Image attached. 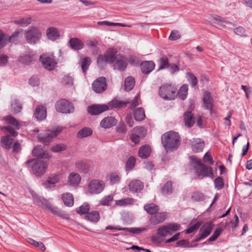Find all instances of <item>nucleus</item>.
Masks as SVG:
<instances>
[{"label": "nucleus", "instance_id": "obj_1", "mask_svg": "<svg viewBox=\"0 0 252 252\" xmlns=\"http://www.w3.org/2000/svg\"><path fill=\"white\" fill-rule=\"evenodd\" d=\"M161 143L166 152L176 150L180 145V135L173 131H167L162 134Z\"/></svg>", "mask_w": 252, "mask_h": 252}, {"label": "nucleus", "instance_id": "obj_2", "mask_svg": "<svg viewBox=\"0 0 252 252\" xmlns=\"http://www.w3.org/2000/svg\"><path fill=\"white\" fill-rule=\"evenodd\" d=\"M192 160H194L195 165L194 166L196 175L202 179L208 177L213 179L214 177L213 173L212 168L210 166L205 165L201 163L200 159H197L194 157H191Z\"/></svg>", "mask_w": 252, "mask_h": 252}, {"label": "nucleus", "instance_id": "obj_3", "mask_svg": "<svg viewBox=\"0 0 252 252\" xmlns=\"http://www.w3.org/2000/svg\"><path fill=\"white\" fill-rule=\"evenodd\" d=\"M42 33L40 30L34 26H31L25 32V37L30 44H35L40 39Z\"/></svg>", "mask_w": 252, "mask_h": 252}, {"label": "nucleus", "instance_id": "obj_4", "mask_svg": "<svg viewBox=\"0 0 252 252\" xmlns=\"http://www.w3.org/2000/svg\"><path fill=\"white\" fill-rule=\"evenodd\" d=\"M177 88L171 84H165L159 87V95L165 100H173Z\"/></svg>", "mask_w": 252, "mask_h": 252}, {"label": "nucleus", "instance_id": "obj_5", "mask_svg": "<svg viewBox=\"0 0 252 252\" xmlns=\"http://www.w3.org/2000/svg\"><path fill=\"white\" fill-rule=\"evenodd\" d=\"M40 61L43 66L49 70L54 69L57 64L54 56L52 54H43L40 57Z\"/></svg>", "mask_w": 252, "mask_h": 252}, {"label": "nucleus", "instance_id": "obj_6", "mask_svg": "<svg viewBox=\"0 0 252 252\" xmlns=\"http://www.w3.org/2000/svg\"><path fill=\"white\" fill-rule=\"evenodd\" d=\"M62 131V129L57 127L54 130H47L43 133H40L38 135L37 138L39 141L43 142L46 145H48L51 142L53 139L57 136Z\"/></svg>", "mask_w": 252, "mask_h": 252}, {"label": "nucleus", "instance_id": "obj_7", "mask_svg": "<svg viewBox=\"0 0 252 252\" xmlns=\"http://www.w3.org/2000/svg\"><path fill=\"white\" fill-rule=\"evenodd\" d=\"M180 225L177 223H169L159 227L158 229V234L163 237L171 235L174 232L180 230Z\"/></svg>", "mask_w": 252, "mask_h": 252}, {"label": "nucleus", "instance_id": "obj_8", "mask_svg": "<svg viewBox=\"0 0 252 252\" xmlns=\"http://www.w3.org/2000/svg\"><path fill=\"white\" fill-rule=\"evenodd\" d=\"M55 107L58 112L62 113H72L74 110L72 103L64 99L57 101Z\"/></svg>", "mask_w": 252, "mask_h": 252}, {"label": "nucleus", "instance_id": "obj_9", "mask_svg": "<svg viewBox=\"0 0 252 252\" xmlns=\"http://www.w3.org/2000/svg\"><path fill=\"white\" fill-rule=\"evenodd\" d=\"M105 187L103 181L99 180H94L90 182L88 185V191L92 194H98L101 192Z\"/></svg>", "mask_w": 252, "mask_h": 252}, {"label": "nucleus", "instance_id": "obj_10", "mask_svg": "<svg viewBox=\"0 0 252 252\" xmlns=\"http://www.w3.org/2000/svg\"><path fill=\"white\" fill-rule=\"evenodd\" d=\"M47 166L46 162L41 160H37L34 161L32 166V170L36 176H41L45 172Z\"/></svg>", "mask_w": 252, "mask_h": 252}, {"label": "nucleus", "instance_id": "obj_11", "mask_svg": "<svg viewBox=\"0 0 252 252\" xmlns=\"http://www.w3.org/2000/svg\"><path fill=\"white\" fill-rule=\"evenodd\" d=\"M92 88L96 93H101L107 88L106 79L104 77L96 79L92 84Z\"/></svg>", "mask_w": 252, "mask_h": 252}, {"label": "nucleus", "instance_id": "obj_12", "mask_svg": "<svg viewBox=\"0 0 252 252\" xmlns=\"http://www.w3.org/2000/svg\"><path fill=\"white\" fill-rule=\"evenodd\" d=\"M108 109V106L105 104H94L88 107L89 113L93 115H96L101 113Z\"/></svg>", "mask_w": 252, "mask_h": 252}, {"label": "nucleus", "instance_id": "obj_13", "mask_svg": "<svg viewBox=\"0 0 252 252\" xmlns=\"http://www.w3.org/2000/svg\"><path fill=\"white\" fill-rule=\"evenodd\" d=\"M34 54L33 51L29 50L21 54L19 61L25 64H29L34 61Z\"/></svg>", "mask_w": 252, "mask_h": 252}, {"label": "nucleus", "instance_id": "obj_14", "mask_svg": "<svg viewBox=\"0 0 252 252\" xmlns=\"http://www.w3.org/2000/svg\"><path fill=\"white\" fill-rule=\"evenodd\" d=\"M191 148L193 152L199 153L202 152L204 147V141L200 138H193L191 140Z\"/></svg>", "mask_w": 252, "mask_h": 252}, {"label": "nucleus", "instance_id": "obj_15", "mask_svg": "<svg viewBox=\"0 0 252 252\" xmlns=\"http://www.w3.org/2000/svg\"><path fill=\"white\" fill-rule=\"evenodd\" d=\"M203 101L204 107L211 111L213 106L214 100L210 92L207 91L204 92Z\"/></svg>", "mask_w": 252, "mask_h": 252}, {"label": "nucleus", "instance_id": "obj_16", "mask_svg": "<svg viewBox=\"0 0 252 252\" xmlns=\"http://www.w3.org/2000/svg\"><path fill=\"white\" fill-rule=\"evenodd\" d=\"M61 179V176L58 174H53L50 175L46 182L44 183V186L46 188H51L54 187V185L59 182Z\"/></svg>", "mask_w": 252, "mask_h": 252}, {"label": "nucleus", "instance_id": "obj_17", "mask_svg": "<svg viewBox=\"0 0 252 252\" xmlns=\"http://www.w3.org/2000/svg\"><path fill=\"white\" fill-rule=\"evenodd\" d=\"M167 213L166 212H161L157 213L155 216H152L150 219L151 224L156 225L162 222L166 219Z\"/></svg>", "mask_w": 252, "mask_h": 252}, {"label": "nucleus", "instance_id": "obj_18", "mask_svg": "<svg viewBox=\"0 0 252 252\" xmlns=\"http://www.w3.org/2000/svg\"><path fill=\"white\" fill-rule=\"evenodd\" d=\"M117 120L114 117L110 116L104 118L100 122V126L104 128H110L116 125Z\"/></svg>", "mask_w": 252, "mask_h": 252}, {"label": "nucleus", "instance_id": "obj_19", "mask_svg": "<svg viewBox=\"0 0 252 252\" xmlns=\"http://www.w3.org/2000/svg\"><path fill=\"white\" fill-rule=\"evenodd\" d=\"M141 69L144 74L151 72L155 67V63L153 61H144L141 63Z\"/></svg>", "mask_w": 252, "mask_h": 252}, {"label": "nucleus", "instance_id": "obj_20", "mask_svg": "<svg viewBox=\"0 0 252 252\" xmlns=\"http://www.w3.org/2000/svg\"><path fill=\"white\" fill-rule=\"evenodd\" d=\"M212 229V223L210 222H206L201 227L199 234L202 237L205 238L210 234Z\"/></svg>", "mask_w": 252, "mask_h": 252}, {"label": "nucleus", "instance_id": "obj_21", "mask_svg": "<svg viewBox=\"0 0 252 252\" xmlns=\"http://www.w3.org/2000/svg\"><path fill=\"white\" fill-rule=\"evenodd\" d=\"M143 188V183L138 180L131 181L129 184V190L133 192H137Z\"/></svg>", "mask_w": 252, "mask_h": 252}, {"label": "nucleus", "instance_id": "obj_22", "mask_svg": "<svg viewBox=\"0 0 252 252\" xmlns=\"http://www.w3.org/2000/svg\"><path fill=\"white\" fill-rule=\"evenodd\" d=\"M117 51L115 49H109L105 53L104 56L109 63H112L114 60L119 57V55L116 56Z\"/></svg>", "mask_w": 252, "mask_h": 252}, {"label": "nucleus", "instance_id": "obj_23", "mask_svg": "<svg viewBox=\"0 0 252 252\" xmlns=\"http://www.w3.org/2000/svg\"><path fill=\"white\" fill-rule=\"evenodd\" d=\"M46 110L45 107L38 106L35 109V116L38 121H42L46 118Z\"/></svg>", "mask_w": 252, "mask_h": 252}, {"label": "nucleus", "instance_id": "obj_24", "mask_svg": "<svg viewBox=\"0 0 252 252\" xmlns=\"http://www.w3.org/2000/svg\"><path fill=\"white\" fill-rule=\"evenodd\" d=\"M184 123L186 126L190 127L192 126L195 123L193 115L190 111H187L184 113Z\"/></svg>", "mask_w": 252, "mask_h": 252}, {"label": "nucleus", "instance_id": "obj_25", "mask_svg": "<svg viewBox=\"0 0 252 252\" xmlns=\"http://www.w3.org/2000/svg\"><path fill=\"white\" fill-rule=\"evenodd\" d=\"M214 23L220 25V26H225L223 23H225L226 26L231 28V26H234V25L230 22L227 21L225 19L218 15H213L212 16Z\"/></svg>", "mask_w": 252, "mask_h": 252}, {"label": "nucleus", "instance_id": "obj_26", "mask_svg": "<svg viewBox=\"0 0 252 252\" xmlns=\"http://www.w3.org/2000/svg\"><path fill=\"white\" fill-rule=\"evenodd\" d=\"M48 38L53 41L56 40L60 37V33L58 30L53 27L48 28L46 31Z\"/></svg>", "mask_w": 252, "mask_h": 252}, {"label": "nucleus", "instance_id": "obj_27", "mask_svg": "<svg viewBox=\"0 0 252 252\" xmlns=\"http://www.w3.org/2000/svg\"><path fill=\"white\" fill-rule=\"evenodd\" d=\"M117 61L114 64V69H118L123 71L126 67L127 64L124 60V57L120 55L116 59Z\"/></svg>", "mask_w": 252, "mask_h": 252}, {"label": "nucleus", "instance_id": "obj_28", "mask_svg": "<svg viewBox=\"0 0 252 252\" xmlns=\"http://www.w3.org/2000/svg\"><path fill=\"white\" fill-rule=\"evenodd\" d=\"M69 44L71 48L75 50L81 49L84 47V44L82 41L76 38H72L70 39Z\"/></svg>", "mask_w": 252, "mask_h": 252}, {"label": "nucleus", "instance_id": "obj_29", "mask_svg": "<svg viewBox=\"0 0 252 252\" xmlns=\"http://www.w3.org/2000/svg\"><path fill=\"white\" fill-rule=\"evenodd\" d=\"M151 152L150 147L149 145H144L139 149L138 156L142 158H146L150 156Z\"/></svg>", "mask_w": 252, "mask_h": 252}, {"label": "nucleus", "instance_id": "obj_30", "mask_svg": "<svg viewBox=\"0 0 252 252\" xmlns=\"http://www.w3.org/2000/svg\"><path fill=\"white\" fill-rule=\"evenodd\" d=\"M115 205L120 207L133 205L134 203V200L130 197H127L120 200L115 201Z\"/></svg>", "mask_w": 252, "mask_h": 252}, {"label": "nucleus", "instance_id": "obj_31", "mask_svg": "<svg viewBox=\"0 0 252 252\" xmlns=\"http://www.w3.org/2000/svg\"><path fill=\"white\" fill-rule=\"evenodd\" d=\"M13 142V139L9 135H6L1 137V145L5 149H9L11 148Z\"/></svg>", "mask_w": 252, "mask_h": 252}, {"label": "nucleus", "instance_id": "obj_32", "mask_svg": "<svg viewBox=\"0 0 252 252\" xmlns=\"http://www.w3.org/2000/svg\"><path fill=\"white\" fill-rule=\"evenodd\" d=\"M144 208L148 214L151 215L156 214L159 211L158 206L153 203L145 205Z\"/></svg>", "mask_w": 252, "mask_h": 252}, {"label": "nucleus", "instance_id": "obj_33", "mask_svg": "<svg viewBox=\"0 0 252 252\" xmlns=\"http://www.w3.org/2000/svg\"><path fill=\"white\" fill-rule=\"evenodd\" d=\"M62 199L66 206L71 207L73 205V197L70 193H63L62 195Z\"/></svg>", "mask_w": 252, "mask_h": 252}, {"label": "nucleus", "instance_id": "obj_34", "mask_svg": "<svg viewBox=\"0 0 252 252\" xmlns=\"http://www.w3.org/2000/svg\"><path fill=\"white\" fill-rule=\"evenodd\" d=\"M81 181L80 175L76 173H71L68 176V181L71 185L78 184Z\"/></svg>", "mask_w": 252, "mask_h": 252}, {"label": "nucleus", "instance_id": "obj_35", "mask_svg": "<svg viewBox=\"0 0 252 252\" xmlns=\"http://www.w3.org/2000/svg\"><path fill=\"white\" fill-rule=\"evenodd\" d=\"M32 154L35 157H39L42 158H49V155L45 154L43 149L39 146H37L32 150Z\"/></svg>", "mask_w": 252, "mask_h": 252}, {"label": "nucleus", "instance_id": "obj_36", "mask_svg": "<svg viewBox=\"0 0 252 252\" xmlns=\"http://www.w3.org/2000/svg\"><path fill=\"white\" fill-rule=\"evenodd\" d=\"M134 119L137 121H141L145 118L144 109L142 108H138L134 111Z\"/></svg>", "mask_w": 252, "mask_h": 252}, {"label": "nucleus", "instance_id": "obj_37", "mask_svg": "<svg viewBox=\"0 0 252 252\" xmlns=\"http://www.w3.org/2000/svg\"><path fill=\"white\" fill-rule=\"evenodd\" d=\"M135 84V81L133 77H127L125 81V89L126 91H129L132 89Z\"/></svg>", "mask_w": 252, "mask_h": 252}, {"label": "nucleus", "instance_id": "obj_38", "mask_svg": "<svg viewBox=\"0 0 252 252\" xmlns=\"http://www.w3.org/2000/svg\"><path fill=\"white\" fill-rule=\"evenodd\" d=\"M92 134V130L90 128L84 127L79 130L77 133V137L82 138L90 136Z\"/></svg>", "mask_w": 252, "mask_h": 252}, {"label": "nucleus", "instance_id": "obj_39", "mask_svg": "<svg viewBox=\"0 0 252 252\" xmlns=\"http://www.w3.org/2000/svg\"><path fill=\"white\" fill-rule=\"evenodd\" d=\"M173 191L172 183L171 181L167 182L162 189V192L164 195H168Z\"/></svg>", "mask_w": 252, "mask_h": 252}, {"label": "nucleus", "instance_id": "obj_40", "mask_svg": "<svg viewBox=\"0 0 252 252\" xmlns=\"http://www.w3.org/2000/svg\"><path fill=\"white\" fill-rule=\"evenodd\" d=\"M188 87L187 84H184L178 92L179 97L182 100L186 98L188 94Z\"/></svg>", "mask_w": 252, "mask_h": 252}, {"label": "nucleus", "instance_id": "obj_41", "mask_svg": "<svg viewBox=\"0 0 252 252\" xmlns=\"http://www.w3.org/2000/svg\"><path fill=\"white\" fill-rule=\"evenodd\" d=\"M3 120L8 124L15 126L17 129L20 128V125L18 122L14 117L11 116H7L4 117Z\"/></svg>", "mask_w": 252, "mask_h": 252}, {"label": "nucleus", "instance_id": "obj_42", "mask_svg": "<svg viewBox=\"0 0 252 252\" xmlns=\"http://www.w3.org/2000/svg\"><path fill=\"white\" fill-rule=\"evenodd\" d=\"M86 218L92 222H97L100 219L99 213L97 211H92L88 213Z\"/></svg>", "mask_w": 252, "mask_h": 252}, {"label": "nucleus", "instance_id": "obj_43", "mask_svg": "<svg viewBox=\"0 0 252 252\" xmlns=\"http://www.w3.org/2000/svg\"><path fill=\"white\" fill-rule=\"evenodd\" d=\"M124 231H126V232H130V233H133V234H138V233H140L143 231H144L146 230H147L148 229H149V227L148 226L147 227H142V228H126V227H124Z\"/></svg>", "mask_w": 252, "mask_h": 252}, {"label": "nucleus", "instance_id": "obj_44", "mask_svg": "<svg viewBox=\"0 0 252 252\" xmlns=\"http://www.w3.org/2000/svg\"><path fill=\"white\" fill-rule=\"evenodd\" d=\"M113 200V195L110 194L104 196L100 200V204L102 205L109 206Z\"/></svg>", "mask_w": 252, "mask_h": 252}, {"label": "nucleus", "instance_id": "obj_45", "mask_svg": "<svg viewBox=\"0 0 252 252\" xmlns=\"http://www.w3.org/2000/svg\"><path fill=\"white\" fill-rule=\"evenodd\" d=\"M91 60L89 57H86L82 60L81 67L83 73L85 74L91 63Z\"/></svg>", "mask_w": 252, "mask_h": 252}, {"label": "nucleus", "instance_id": "obj_46", "mask_svg": "<svg viewBox=\"0 0 252 252\" xmlns=\"http://www.w3.org/2000/svg\"><path fill=\"white\" fill-rule=\"evenodd\" d=\"M132 132L138 135L140 138H143L146 134L147 130L143 127H136L133 128Z\"/></svg>", "mask_w": 252, "mask_h": 252}, {"label": "nucleus", "instance_id": "obj_47", "mask_svg": "<svg viewBox=\"0 0 252 252\" xmlns=\"http://www.w3.org/2000/svg\"><path fill=\"white\" fill-rule=\"evenodd\" d=\"M107 63H108L104 55H100L98 56L97 60V63L99 68H103Z\"/></svg>", "mask_w": 252, "mask_h": 252}, {"label": "nucleus", "instance_id": "obj_48", "mask_svg": "<svg viewBox=\"0 0 252 252\" xmlns=\"http://www.w3.org/2000/svg\"><path fill=\"white\" fill-rule=\"evenodd\" d=\"M98 24L99 25H105L108 26H121L124 27H130L131 26L125 24L123 23H113V22H110L108 21H100L98 22Z\"/></svg>", "mask_w": 252, "mask_h": 252}, {"label": "nucleus", "instance_id": "obj_49", "mask_svg": "<svg viewBox=\"0 0 252 252\" xmlns=\"http://www.w3.org/2000/svg\"><path fill=\"white\" fill-rule=\"evenodd\" d=\"M11 109L14 113H18L22 109V105L18 100L14 99L11 103Z\"/></svg>", "mask_w": 252, "mask_h": 252}, {"label": "nucleus", "instance_id": "obj_50", "mask_svg": "<svg viewBox=\"0 0 252 252\" xmlns=\"http://www.w3.org/2000/svg\"><path fill=\"white\" fill-rule=\"evenodd\" d=\"M127 102L119 101L118 100H113L109 102V105L110 106L113 108H121L123 106L125 105Z\"/></svg>", "mask_w": 252, "mask_h": 252}, {"label": "nucleus", "instance_id": "obj_51", "mask_svg": "<svg viewBox=\"0 0 252 252\" xmlns=\"http://www.w3.org/2000/svg\"><path fill=\"white\" fill-rule=\"evenodd\" d=\"M159 68L158 69H163L168 67V61L166 57H163L161 58L158 61Z\"/></svg>", "mask_w": 252, "mask_h": 252}, {"label": "nucleus", "instance_id": "obj_52", "mask_svg": "<svg viewBox=\"0 0 252 252\" xmlns=\"http://www.w3.org/2000/svg\"><path fill=\"white\" fill-rule=\"evenodd\" d=\"M191 199L194 201H202L205 199V196L201 192H195L192 195Z\"/></svg>", "mask_w": 252, "mask_h": 252}, {"label": "nucleus", "instance_id": "obj_53", "mask_svg": "<svg viewBox=\"0 0 252 252\" xmlns=\"http://www.w3.org/2000/svg\"><path fill=\"white\" fill-rule=\"evenodd\" d=\"M109 180L111 184H115L120 182L121 177L118 174L112 173L109 175Z\"/></svg>", "mask_w": 252, "mask_h": 252}, {"label": "nucleus", "instance_id": "obj_54", "mask_svg": "<svg viewBox=\"0 0 252 252\" xmlns=\"http://www.w3.org/2000/svg\"><path fill=\"white\" fill-rule=\"evenodd\" d=\"M214 184L215 188L218 190L221 189L224 186L223 180L220 177H219L215 180Z\"/></svg>", "mask_w": 252, "mask_h": 252}, {"label": "nucleus", "instance_id": "obj_55", "mask_svg": "<svg viewBox=\"0 0 252 252\" xmlns=\"http://www.w3.org/2000/svg\"><path fill=\"white\" fill-rule=\"evenodd\" d=\"M189 82L192 87L195 86L198 82L196 77L192 73L188 72L187 73Z\"/></svg>", "mask_w": 252, "mask_h": 252}, {"label": "nucleus", "instance_id": "obj_56", "mask_svg": "<svg viewBox=\"0 0 252 252\" xmlns=\"http://www.w3.org/2000/svg\"><path fill=\"white\" fill-rule=\"evenodd\" d=\"M32 22V18L31 17L23 18L18 21H17L16 23L21 25L22 26L26 27L30 25Z\"/></svg>", "mask_w": 252, "mask_h": 252}, {"label": "nucleus", "instance_id": "obj_57", "mask_svg": "<svg viewBox=\"0 0 252 252\" xmlns=\"http://www.w3.org/2000/svg\"><path fill=\"white\" fill-rule=\"evenodd\" d=\"M66 149V146L63 144H58L54 145L51 150L54 152H60L63 151Z\"/></svg>", "mask_w": 252, "mask_h": 252}, {"label": "nucleus", "instance_id": "obj_58", "mask_svg": "<svg viewBox=\"0 0 252 252\" xmlns=\"http://www.w3.org/2000/svg\"><path fill=\"white\" fill-rule=\"evenodd\" d=\"M49 211L55 215L65 218V214L57 207L52 205Z\"/></svg>", "mask_w": 252, "mask_h": 252}, {"label": "nucleus", "instance_id": "obj_59", "mask_svg": "<svg viewBox=\"0 0 252 252\" xmlns=\"http://www.w3.org/2000/svg\"><path fill=\"white\" fill-rule=\"evenodd\" d=\"M135 158L133 157H130L126 163V170L132 169L135 165Z\"/></svg>", "mask_w": 252, "mask_h": 252}, {"label": "nucleus", "instance_id": "obj_60", "mask_svg": "<svg viewBox=\"0 0 252 252\" xmlns=\"http://www.w3.org/2000/svg\"><path fill=\"white\" fill-rule=\"evenodd\" d=\"M90 209L89 205L85 203L81 206L77 210V212L80 214H84L87 213Z\"/></svg>", "mask_w": 252, "mask_h": 252}, {"label": "nucleus", "instance_id": "obj_61", "mask_svg": "<svg viewBox=\"0 0 252 252\" xmlns=\"http://www.w3.org/2000/svg\"><path fill=\"white\" fill-rule=\"evenodd\" d=\"M222 231V229L221 228H217L214 231L213 235L208 239V241L210 242H212L215 241L218 237L220 236V233Z\"/></svg>", "mask_w": 252, "mask_h": 252}, {"label": "nucleus", "instance_id": "obj_62", "mask_svg": "<svg viewBox=\"0 0 252 252\" xmlns=\"http://www.w3.org/2000/svg\"><path fill=\"white\" fill-rule=\"evenodd\" d=\"M23 30L20 29L16 32H15L13 34H12L9 38V42H13L18 40V37L20 34H21Z\"/></svg>", "mask_w": 252, "mask_h": 252}, {"label": "nucleus", "instance_id": "obj_63", "mask_svg": "<svg viewBox=\"0 0 252 252\" xmlns=\"http://www.w3.org/2000/svg\"><path fill=\"white\" fill-rule=\"evenodd\" d=\"M140 96L139 94H137L131 102L130 108L133 109L140 104Z\"/></svg>", "mask_w": 252, "mask_h": 252}, {"label": "nucleus", "instance_id": "obj_64", "mask_svg": "<svg viewBox=\"0 0 252 252\" xmlns=\"http://www.w3.org/2000/svg\"><path fill=\"white\" fill-rule=\"evenodd\" d=\"M29 84L33 86H38L39 85V79L37 77L32 76L29 80Z\"/></svg>", "mask_w": 252, "mask_h": 252}]
</instances>
